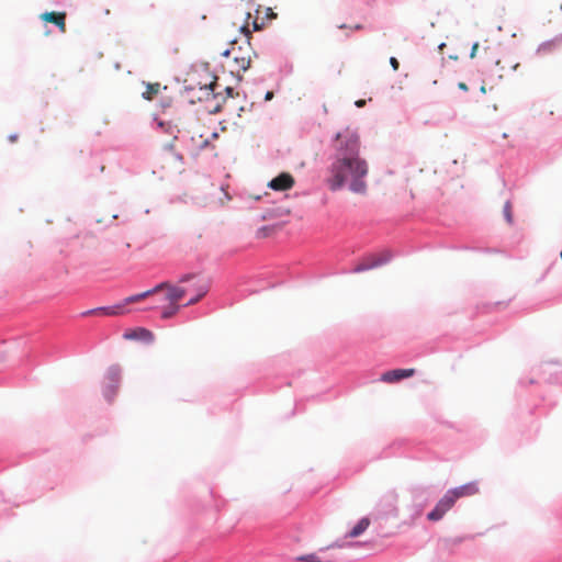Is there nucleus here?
Returning <instances> with one entry per match:
<instances>
[{
    "label": "nucleus",
    "mask_w": 562,
    "mask_h": 562,
    "mask_svg": "<svg viewBox=\"0 0 562 562\" xmlns=\"http://www.w3.org/2000/svg\"><path fill=\"white\" fill-rule=\"evenodd\" d=\"M360 146L359 135L355 131L346 128L337 133L333 142L335 156L326 180L331 191L340 190L348 184L352 192L366 193L369 166L360 156Z\"/></svg>",
    "instance_id": "f257e3e1"
},
{
    "label": "nucleus",
    "mask_w": 562,
    "mask_h": 562,
    "mask_svg": "<svg viewBox=\"0 0 562 562\" xmlns=\"http://www.w3.org/2000/svg\"><path fill=\"white\" fill-rule=\"evenodd\" d=\"M167 290L166 301L170 304L178 305V302L186 295L187 290L181 286H173L168 282H162L156 285L153 290L131 295L124 300L122 304H117L109 307H100L98 310L90 311L89 313L103 314L108 316H120L126 313L125 306L131 303H137L146 299L147 296L157 293L161 290Z\"/></svg>",
    "instance_id": "f03ea898"
},
{
    "label": "nucleus",
    "mask_w": 562,
    "mask_h": 562,
    "mask_svg": "<svg viewBox=\"0 0 562 562\" xmlns=\"http://www.w3.org/2000/svg\"><path fill=\"white\" fill-rule=\"evenodd\" d=\"M241 31L245 32L247 37L244 45H237L236 42H233L231 47L222 54L227 59L229 71L237 76L250 67L251 57L255 55L249 42V31L245 26L241 27Z\"/></svg>",
    "instance_id": "7ed1b4c3"
},
{
    "label": "nucleus",
    "mask_w": 562,
    "mask_h": 562,
    "mask_svg": "<svg viewBox=\"0 0 562 562\" xmlns=\"http://www.w3.org/2000/svg\"><path fill=\"white\" fill-rule=\"evenodd\" d=\"M457 497L449 490L436 504L435 508L428 513L427 518L431 521L440 520L447 512H449L456 504Z\"/></svg>",
    "instance_id": "20e7f679"
},
{
    "label": "nucleus",
    "mask_w": 562,
    "mask_h": 562,
    "mask_svg": "<svg viewBox=\"0 0 562 562\" xmlns=\"http://www.w3.org/2000/svg\"><path fill=\"white\" fill-rule=\"evenodd\" d=\"M415 374V369H394L384 372L380 380L384 383H396Z\"/></svg>",
    "instance_id": "39448f33"
},
{
    "label": "nucleus",
    "mask_w": 562,
    "mask_h": 562,
    "mask_svg": "<svg viewBox=\"0 0 562 562\" xmlns=\"http://www.w3.org/2000/svg\"><path fill=\"white\" fill-rule=\"evenodd\" d=\"M294 186V178L286 172L279 175L269 182V187L276 191L289 190Z\"/></svg>",
    "instance_id": "423d86ee"
},
{
    "label": "nucleus",
    "mask_w": 562,
    "mask_h": 562,
    "mask_svg": "<svg viewBox=\"0 0 562 562\" xmlns=\"http://www.w3.org/2000/svg\"><path fill=\"white\" fill-rule=\"evenodd\" d=\"M45 22L55 24L61 33H66V13L65 12H45L41 14Z\"/></svg>",
    "instance_id": "0eeeda50"
},
{
    "label": "nucleus",
    "mask_w": 562,
    "mask_h": 562,
    "mask_svg": "<svg viewBox=\"0 0 562 562\" xmlns=\"http://www.w3.org/2000/svg\"><path fill=\"white\" fill-rule=\"evenodd\" d=\"M387 259H389L387 257H382V256H375V255L370 256V257L366 258L361 263L357 265L353 268V272H362L366 270L376 268V267L381 266L382 263L386 262Z\"/></svg>",
    "instance_id": "6e6552de"
},
{
    "label": "nucleus",
    "mask_w": 562,
    "mask_h": 562,
    "mask_svg": "<svg viewBox=\"0 0 562 562\" xmlns=\"http://www.w3.org/2000/svg\"><path fill=\"white\" fill-rule=\"evenodd\" d=\"M457 499L465 496H473L479 493V486L476 482H470L451 490Z\"/></svg>",
    "instance_id": "1a4fd4ad"
},
{
    "label": "nucleus",
    "mask_w": 562,
    "mask_h": 562,
    "mask_svg": "<svg viewBox=\"0 0 562 562\" xmlns=\"http://www.w3.org/2000/svg\"><path fill=\"white\" fill-rule=\"evenodd\" d=\"M371 521L368 517L361 518L356 526L348 532V538H357L361 536L370 526Z\"/></svg>",
    "instance_id": "9d476101"
},
{
    "label": "nucleus",
    "mask_w": 562,
    "mask_h": 562,
    "mask_svg": "<svg viewBox=\"0 0 562 562\" xmlns=\"http://www.w3.org/2000/svg\"><path fill=\"white\" fill-rule=\"evenodd\" d=\"M160 91V83H148L146 90L143 92V97L146 100H153Z\"/></svg>",
    "instance_id": "9b49d317"
},
{
    "label": "nucleus",
    "mask_w": 562,
    "mask_h": 562,
    "mask_svg": "<svg viewBox=\"0 0 562 562\" xmlns=\"http://www.w3.org/2000/svg\"><path fill=\"white\" fill-rule=\"evenodd\" d=\"M300 562H328V559L322 558L318 553H311L305 555H300L296 558Z\"/></svg>",
    "instance_id": "f8f14e48"
},
{
    "label": "nucleus",
    "mask_w": 562,
    "mask_h": 562,
    "mask_svg": "<svg viewBox=\"0 0 562 562\" xmlns=\"http://www.w3.org/2000/svg\"><path fill=\"white\" fill-rule=\"evenodd\" d=\"M179 308H180L179 305H175V304H170L169 303V306L164 308V311L161 313V317L165 318V319L170 318V317H172L173 315L177 314Z\"/></svg>",
    "instance_id": "ddd939ff"
},
{
    "label": "nucleus",
    "mask_w": 562,
    "mask_h": 562,
    "mask_svg": "<svg viewBox=\"0 0 562 562\" xmlns=\"http://www.w3.org/2000/svg\"><path fill=\"white\" fill-rule=\"evenodd\" d=\"M513 206L509 201H506L503 207V214L505 216V220L508 224H513Z\"/></svg>",
    "instance_id": "4468645a"
},
{
    "label": "nucleus",
    "mask_w": 562,
    "mask_h": 562,
    "mask_svg": "<svg viewBox=\"0 0 562 562\" xmlns=\"http://www.w3.org/2000/svg\"><path fill=\"white\" fill-rule=\"evenodd\" d=\"M207 286L206 285H202L200 286L199 289V293L195 297L191 299L187 305H192V304H195L196 302H199L207 292Z\"/></svg>",
    "instance_id": "2eb2a0df"
},
{
    "label": "nucleus",
    "mask_w": 562,
    "mask_h": 562,
    "mask_svg": "<svg viewBox=\"0 0 562 562\" xmlns=\"http://www.w3.org/2000/svg\"><path fill=\"white\" fill-rule=\"evenodd\" d=\"M390 64H391L393 70H395V71L398 70L400 63H398V60L395 57H391L390 58Z\"/></svg>",
    "instance_id": "dca6fc26"
},
{
    "label": "nucleus",
    "mask_w": 562,
    "mask_h": 562,
    "mask_svg": "<svg viewBox=\"0 0 562 562\" xmlns=\"http://www.w3.org/2000/svg\"><path fill=\"white\" fill-rule=\"evenodd\" d=\"M119 371L117 370H111L110 371V379L111 381L113 382H117L119 381Z\"/></svg>",
    "instance_id": "f3484780"
},
{
    "label": "nucleus",
    "mask_w": 562,
    "mask_h": 562,
    "mask_svg": "<svg viewBox=\"0 0 562 562\" xmlns=\"http://www.w3.org/2000/svg\"><path fill=\"white\" fill-rule=\"evenodd\" d=\"M477 48H479V44H477V43H475V44L472 46V49H471V54H470V57H471V58H474V57H475Z\"/></svg>",
    "instance_id": "a211bd4d"
},
{
    "label": "nucleus",
    "mask_w": 562,
    "mask_h": 562,
    "mask_svg": "<svg viewBox=\"0 0 562 562\" xmlns=\"http://www.w3.org/2000/svg\"><path fill=\"white\" fill-rule=\"evenodd\" d=\"M355 104H356V106H358V108H362V106H364V104H366V100H363V99L357 100V101L355 102Z\"/></svg>",
    "instance_id": "6ab92c4d"
},
{
    "label": "nucleus",
    "mask_w": 562,
    "mask_h": 562,
    "mask_svg": "<svg viewBox=\"0 0 562 562\" xmlns=\"http://www.w3.org/2000/svg\"><path fill=\"white\" fill-rule=\"evenodd\" d=\"M458 87H459V89H461L463 91H468L469 90V88H468L465 82H459Z\"/></svg>",
    "instance_id": "aec40b11"
},
{
    "label": "nucleus",
    "mask_w": 562,
    "mask_h": 562,
    "mask_svg": "<svg viewBox=\"0 0 562 562\" xmlns=\"http://www.w3.org/2000/svg\"><path fill=\"white\" fill-rule=\"evenodd\" d=\"M138 331H139L142 335L150 336V333H149L148 330H146V329L140 328Z\"/></svg>",
    "instance_id": "412c9836"
},
{
    "label": "nucleus",
    "mask_w": 562,
    "mask_h": 562,
    "mask_svg": "<svg viewBox=\"0 0 562 562\" xmlns=\"http://www.w3.org/2000/svg\"><path fill=\"white\" fill-rule=\"evenodd\" d=\"M272 97H273V93L271 91H269V92L266 93V98L265 99L266 100H271Z\"/></svg>",
    "instance_id": "4be33fe9"
},
{
    "label": "nucleus",
    "mask_w": 562,
    "mask_h": 562,
    "mask_svg": "<svg viewBox=\"0 0 562 562\" xmlns=\"http://www.w3.org/2000/svg\"><path fill=\"white\" fill-rule=\"evenodd\" d=\"M125 337L126 338H135L136 337V331H134L133 334H125Z\"/></svg>",
    "instance_id": "5701e85b"
},
{
    "label": "nucleus",
    "mask_w": 562,
    "mask_h": 562,
    "mask_svg": "<svg viewBox=\"0 0 562 562\" xmlns=\"http://www.w3.org/2000/svg\"><path fill=\"white\" fill-rule=\"evenodd\" d=\"M9 139H10V142H12V143H13V142H15V140L18 139V136H16V135H11V136L9 137Z\"/></svg>",
    "instance_id": "b1692460"
},
{
    "label": "nucleus",
    "mask_w": 562,
    "mask_h": 562,
    "mask_svg": "<svg viewBox=\"0 0 562 562\" xmlns=\"http://www.w3.org/2000/svg\"><path fill=\"white\" fill-rule=\"evenodd\" d=\"M190 278H191V276H186V277H183V278L181 279V282H186V281H188Z\"/></svg>",
    "instance_id": "393cba45"
},
{
    "label": "nucleus",
    "mask_w": 562,
    "mask_h": 562,
    "mask_svg": "<svg viewBox=\"0 0 562 562\" xmlns=\"http://www.w3.org/2000/svg\"><path fill=\"white\" fill-rule=\"evenodd\" d=\"M362 29V25L361 24H357L353 26V30H361Z\"/></svg>",
    "instance_id": "a878e982"
},
{
    "label": "nucleus",
    "mask_w": 562,
    "mask_h": 562,
    "mask_svg": "<svg viewBox=\"0 0 562 562\" xmlns=\"http://www.w3.org/2000/svg\"><path fill=\"white\" fill-rule=\"evenodd\" d=\"M115 393H116V389H113V390L111 391V397H112V396H114V395H115Z\"/></svg>",
    "instance_id": "bb28decb"
},
{
    "label": "nucleus",
    "mask_w": 562,
    "mask_h": 562,
    "mask_svg": "<svg viewBox=\"0 0 562 562\" xmlns=\"http://www.w3.org/2000/svg\"><path fill=\"white\" fill-rule=\"evenodd\" d=\"M254 29L255 30H259V26H258V24L256 22H254Z\"/></svg>",
    "instance_id": "cd10ccee"
},
{
    "label": "nucleus",
    "mask_w": 562,
    "mask_h": 562,
    "mask_svg": "<svg viewBox=\"0 0 562 562\" xmlns=\"http://www.w3.org/2000/svg\"><path fill=\"white\" fill-rule=\"evenodd\" d=\"M481 91H482L483 93H485V92H486V90H485V87H484V86H482V87H481Z\"/></svg>",
    "instance_id": "c85d7f7f"
},
{
    "label": "nucleus",
    "mask_w": 562,
    "mask_h": 562,
    "mask_svg": "<svg viewBox=\"0 0 562 562\" xmlns=\"http://www.w3.org/2000/svg\"><path fill=\"white\" fill-rule=\"evenodd\" d=\"M502 137H503V138H507V137H508V134H507V133H503Z\"/></svg>",
    "instance_id": "c756f323"
},
{
    "label": "nucleus",
    "mask_w": 562,
    "mask_h": 562,
    "mask_svg": "<svg viewBox=\"0 0 562 562\" xmlns=\"http://www.w3.org/2000/svg\"><path fill=\"white\" fill-rule=\"evenodd\" d=\"M335 547L341 548V546H339V544H331L330 546V548H335Z\"/></svg>",
    "instance_id": "7c9ffc66"
},
{
    "label": "nucleus",
    "mask_w": 562,
    "mask_h": 562,
    "mask_svg": "<svg viewBox=\"0 0 562 562\" xmlns=\"http://www.w3.org/2000/svg\"><path fill=\"white\" fill-rule=\"evenodd\" d=\"M560 258L562 259V251L560 252Z\"/></svg>",
    "instance_id": "2f4dec72"
}]
</instances>
